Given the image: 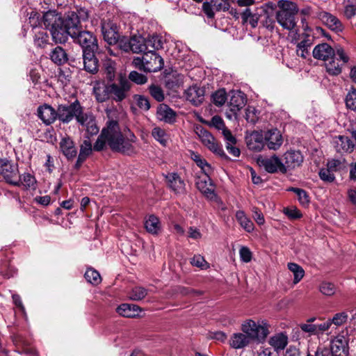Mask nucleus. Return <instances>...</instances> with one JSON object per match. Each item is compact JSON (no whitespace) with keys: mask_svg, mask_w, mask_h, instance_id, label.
I'll return each mask as SVG.
<instances>
[{"mask_svg":"<svg viewBox=\"0 0 356 356\" xmlns=\"http://www.w3.org/2000/svg\"><path fill=\"white\" fill-rule=\"evenodd\" d=\"M185 95L188 102H191L195 106H199L204 100V91L200 87L193 86L189 87L185 91Z\"/></svg>","mask_w":356,"mask_h":356,"instance_id":"393cba45","label":"nucleus"},{"mask_svg":"<svg viewBox=\"0 0 356 356\" xmlns=\"http://www.w3.org/2000/svg\"><path fill=\"white\" fill-rule=\"evenodd\" d=\"M156 116L160 121L172 124L175 121L176 113L168 105L163 104L158 107Z\"/></svg>","mask_w":356,"mask_h":356,"instance_id":"bb28decb","label":"nucleus"},{"mask_svg":"<svg viewBox=\"0 0 356 356\" xmlns=\"http://www.w3.org/2000/svg\"><path fill=\"white\" fill-rule=\"evenodd\" d=\"M147 46V52H156V50L163 48V40L162 36L155 35L145 38Z\"/></svg>","mask_w":356,"mask_h":356,"instance_id":"e433bc0d","label":"nucleus"},{"mask_svg":"<svg viewBox=\"0 0 356 356\" xmlns=\"http://www.w3.org/2000/svg\"><path fill=\"white\" fill-rule=\"evenodd\" d=\"M72 39L82 47L83 53L97 51L98 49L97 38L90 31L81 30Z\"/></svg>","mask_w":356,"mask_h":356,"instance_id":"0eeeda50","label":"nucleus"},{"mask_svg":"<svg viewBox=\"0 0 356 356\" xmlns=\"http://www.w3.org/2000/svg\"><path fill=\"white\" fill-rule=\"evenodd\" d=\"M93 94L99 102H104L110 98L108 84L96 82L93 86Z\"/></svg>","mask_w":356,"mask_h":356,"instance_id":"7c9ffc66","label":"nucleus"},{"mask_svg":"<svg viewBox=\"0 0 356 356\" xmlns=\"http://www.w3.org/2000/svg\"><path fill=\"white\" fill-rule=\"evenodd\" d=\"M60 148L63 154L68 159H72L76 155V149L74 143L70 137L63 138L60 142Z\"/></svg>","mask_w":356,"mask_h":356,"instance_id":"c85d7f7f","label":"nucleus"},{"mask_svg":"<svg viewBox=\"0 0 356 356\" xmlns=\"http://www.w3.org/2000/svg\"><path fill=\"white\" fill-rule=\"evenodd\" d=\"M245 141L249 149L260 152L265 146V136L255 131L246 136Z\"/></svg>","mask_w":356,"mask_h":356,"instance_id":"6ab92c4d","label":"nucleus"},{"mask_svg":"<svg viewBox=\"0 0 356 356\" xmlns=\"http://www.w3.org/2000/svg\"><path fill=\"white\" fill-rule=\"evenodd\" d=\"M191 264L193 266L200 268L201 269H207L208 268H209V264H208V262L200 254L195 255L191 259Z\"/></svg>","mask_w":356,"mask_h":356,"instance_id":"4d7b16f0","label":"nucleus"},{"mask_svg":"<svg viewBox=\"0 0 356 356\" xmlns=\"http://www.w3.org/2000/svg\"><path fill=\"white\" fill-rule=\"evenodd\" d=\"M102 33L104 40L109 44H115L119 40L118 26L111 21L102 22Z\"/></svg>","mask_w":356,"mask_h":356,"instance_id":"ddd939ff","label":"nucleus"},{"mask_svg":"<svg viewBox=\"0 0 356 356\" xmlns=\"http://www.w3.org/2000/svg\"><path fill=\"white\" fill-rule=\"evenodd\" d=\"M319 290L323 295L330 296L335 293L336 287L331 282H323L321 284Z\"/></svg>","mask_w":356,"mask_h":356,"instance_id":"6e6d98bb","label":"nucleus"},{"mask_svg":"<svg viewBox=\"0 0 356 356\" xmlns=\"http://www.w3.org/2000/svg\"><path fill=\"white\" fill-rule=\"evenodd\" d=\"M84 277L89 283L97 285L102 281L100 274L93 268H88L85 273Z\"/></svg>","mask_w":356,"mask_h":356,"instance_id":"a18cd8bd","label":"nucleus"},{"mask_svg":"<svg viewBox=\"0 0 356 356\" xmlns=\"http://www.w3.org/2000/svg\"><path fill=\"white\" fill-rule=\"evenodd\" d=\"M269 344L274 348V352L277 353L279 351L285 348L288 343V337L284 333H278L272 336L268 341Z\"/></svg>","mask_w":356,"mask_h":356,"instance_id":"473e14b6","label":"nucleus"},{"mask_svg":"<svg viewBox=\"0 0 356 356\" xmlns=\"http://www.w3.org/2000/svg\"><path fill=\"white\" fill-rule=\"evenodd\" d=\"M149 91L157 102H162L164 99L163 92L159 86L152 84L149 87Z\"/></svg>","mask_w":356,"mask_h":356,"instance_id":"bf43d9fd","label":"nucleus"},{"mask_svg":"<svg viewBox=\"0 0 356 356\" xmlns=\"http://www.w3.org/2000/svg\"><path fill=\"white\" fill-rule=\"evenodd\" d=\"M124 49L125 51L131 50L133 53L145 54L147 51V46L144 38L140 36H133L129 40L127 45H124Z\"/></svg>","mask_w":356,"mask_h":356,"instance_id":"b1692460","label":"nucleus"},{"mask_svg":"<svg viewBox=\"0 0 356 356\" xmlns=\"http://www.w3.org/2000/svg\"><path fill=\"white\" fill-rule=\"evenodd\" d=\"M250 341L245 333H235L230 338L229 345L233 348L240 349L247 346Z\"/></svg>","mask_w":356,"mask_h":356,"instance_id":"72a5a7b5","label":"nucleus"},{"mask_svg":"<svg viewBox=\"0 0 356 356\" xmlns=\"http://www.w3.org/2000/svg\"><path fill=\"white\" fill-rule=\"evenodd\" d=\"M133 65L145 72H156L164 66V60L156 52H147L142 57H136L132 61Z\"/></svg>","mask_w":356,"mask_h":356,"instance_id":"20e7f679","label":"nucleus"},{"mask_svg":"<svg viewBox=\"0 0 356 356\" xmlns=\"http://www.w3.org/2000/svg\"><path fill=\"white\" fill-rule=\"evenodd\" d=\"M319 177L321 180L331 183L334 181L335 177L334 172L329 168L321 169L319 171Z\"/></svg>","mask_w":356,"mask_h":356,"instance_id":"0e129e2a","label":"nucleus"},{"mask_svg":"<svg viewBox=\"0 0 356 356\" xmlns=\"http://www.w3.org/2000/svg\"><path fill=\"white\" fill-rule=\"evenodd\" d=\"M168 186L176 194L182 195L186 193V184L177 172H168L165 175Z\"/></svg>","mask_w":356,"mask_h":356,"instance_id":"4468645a","label":"nucleus"},{"mask_svg":"<svg viewBox=\"0 0 356 356\" xmlns=\"http://www.w3.org/2000/svg\"><path fill=\"white\" fill-rule=\"evenodd\" d=\"M191 158L195 162L197 166H199L205 175H210L212 172L211 165L207 161L203 159L198 153L195 152H191Z\"/></svg>","mask_w":356,"mask_h":356,"instance_id":"58836bf2","label":"nucleus"},{"mask_svg":"<svg viewBox=\"0 0 356 356\" xmlns=\"http://www.w3.org/2000/svg\"><path fill=\"white\" fill-rule=\"evenodd\" d=\"M103 67L106 74V78L109 81H112L115 77V63L111 59H105L104 60Z\"/></svg>","mask_w":356,"mask_h":356,"instance_id":"de8ad7c7","label":"nucleus"},{"mask_svg":"<svg viewBox=\"0 0 356 356\" xmlns=\"http://www.w3.org/2000/svg\"><path fill=\"white\" fill-rule=\"evenodd\" d=\"M213 102L215 105L220 106L223 105L227 100V93L225 89H220L212 95Z\"/></svg>","mask_w":356,"mask_h":356,"instance_id":"603ef678","label":"nucleus"},{"mask_svg":"<svg viewBox=\"0 0 356 356\" xmlns=\"http://www.w3.org/2000/svg\"><path fill=\"white\" fill-rule=\"evenodd\" d=\"M356 15V0H346L344 6V15L350 19Z\"/></svg>","mask_w":356,"mask_h":356,"instance_id":"3c124183","label":"nucleus"},{"mask_svg":"<svg viewBox=\"0 0 356 356\" xmlns=\"http://www.w3.org/2000/svg\"><path fill=\"white\" fill-rule=\"evenodd\" d=\"M29 21L31 26L33 28H36L40 25L42 22L43 23V20L41 22L40 15L35 11H32L30 13Z\"/></svg>","mask_w":356,"mask_h":356,"instance_id":"69168bd1","label":"nucleus"},{"mask_svg":"<svg viewBox=\"0 0 356 356\" xmlns=\"http://www.w3.org/2000/svg\"><path fill=\"white\" fill-rule=\"evenodd\" d=\"M334 144L337 152L339 153H350L354 150L355 146L353 140L345 136L336 137Z\"/></svg>","mask_w":356,"mask_h":356,"instance_id":"5701e85b","label":"nucleus"},{"mask_svg":"<svg viewBox=\"0 0 356 356\" xmlns=\"http://www.w3.org/2000/svg\"><path fill=\"white\" fill-rule=\"evenodd\" d=\"M260 165L269 173H275L280 172L286 173L285 167L283 165L282 161L275 154L269 157L265 158L259 161Z\"/></svg>","mask_w":356,"mask_h":356,"instance_id":"2eb2a0df","label":"nucleus"},{"mask_svg":"<svg viewBox=\"0 0 356 356\" xmlns=\"http://www.w3.org/2000/svg\"><path fill=\"white\" fill-rule=\"evenodd\" d=\"M18 165L12 163L7 159H0V175L3 176L6 182L10 184H18Z\"/></svg>","mask_w":356,"mask_h":356,"instance_id":"1a4fd4ad","label":"nucleus"},{"mask_svg":"<svg viewBox=\"0 0 356 356\" xmlns=\"http://www.w3.org/2000/svg\"><path fill=\"white\" fill-rule=\"evenodd\" d=\"M96 51H88L83 53L84 70L89 73L95 74L98 71L99 63L95 53Z\"/></svg>","mask_w":356,"mask_h":356,"instance_id":"a878e982","label":"nucleus"},{"mask_svg":"<svg viewBox=\"0 0 356 356\" xmlns=\"http://www.w3.org/2000/svg\"><path fill=\"white\" fill-rule=\"evenodd\" d=\"M18 184H13V186H23L26 189L33 188L34 189L35 187L36 180L34 176L31 175L30 173H24L22 175L19 176L18 175Z\"/></svg>","mask_w":356,"mask_h":356,"instance_id":"a19ab883","label":"nucleus"},{"mask_svg":"<svg viewBox=\"0 0 356 356\" xmlns=\"http://www.w3.org/2000/svg\"><path fill=\"white\" fill-rule=\"evenodd\" d=\"M235 217L237 222L245 231L248 233H251L254 231V225L253 222L248 217L243 211H237Z\"/></svg>","mask_w":356,"mask_h":356,"instance_id":"f704fd0d","label":"nucleus"},{"mask_svg":"<svg viewBox=\"0 0 356 356\" xmlns=\"http://www.w3.org/2000/svg\"><path fill=\"white\" fill-rule=\"evenodd\" d=\"M83 127H85L88 134L92 136L99 132V128L96 124L95 120L90 113H83L78 122Z\"/></svg>","mask_w":356,"mask_h":356,"instance_id":"cd10ccee","label":"nucleus"},{"mask_svg":"<svg viewBox=\"0 0 356 356\" xmlns=\"http://www.w3.org/2000/svg\"><path fill=\"white\" fill-rule=\"evenodd\" d=\"M195 131L202 143L210 151L220 156H223L225 154L221 146L209 131L202 126L196 127Z\"/></svg>","mask_w":356,"mask_h":356,"instance_id":"6e6552de","label":"nucleus"},{"mask_svg":"<svg viewBox=\"0 0 356 356\" xmlns=\"http://www.w3.org/2000/svg\"><path fill=\"white\" fill-rule=\"evenodd\" d=\"M348 318V314L346 312H342L334 314L332 318L330 319V321L332 322V324H334L337 326H341L347 321Z\"/></svg>","mask_w":356,"mask_h":356,"instance_id":"680f3d73","label":"nucleus"},{"mask_svg":"<svg viewBox=\"0 0 356 356\" xmlns=\"http://www.w3.org/2000/svg\"><path fill=\"white\" fill-rule=\"evenodd\" d=\"M38 116L46 125L54 123L58 119L57 109L48 104H43L38 108Z\"/></svg>","mask_w":356,"mask_h":356,"instance_id":"a211bd4d","label":"nucleus"},{"mask_svg":"<svg viewBox=\"0 0 356 356\" xmlns=\"http://www.w3.org/2000/svg\"><path fill=\"white\" fill-rule=\"evenodd\" d=\"M130 88L129 81L121 77L118 83L108 84L110 97L115 102H121L127 97Z\"/></svg>","mask_w":356,"mask_h":356,"instance_id":"9b49d317","label":"nucleus"},{"mask_svg":"<svg viewBox=\"0 0 356 356\" xmlns=\"http://www.w3.org/2000/svg\"><path fill=\"white\" fill-rule=\"evenodd\" d=\"M346 105L348 108L356 111V89L349 91L346 97Z\"/></svg>","mask_w":356,"mask_h":356,"instance_id":"5fc2aeb1","label":"nucleus"},{"mask_svg":"<svg viewBox=\"0 0 356 356\" xmlns=\"http://www.w3.org/2000/svg\"><path fill=\"white\" fill-rule=\"evenodd\" d=\"M287 266L290 271H291L293 274V283H298L305 275L304 269L300 265L296 263H289Z\"/></svg>","mask_w":356,"mask_h":356,"instance_id":"c03bdc74","label":"nucleus"},{"mask_svg":"<svg viewBox=\"0 0 356 356\" xmlns=\"http://www.w3.org/2000/svg\"><path fill=\"white\" fill-rule=\"evenodd\" d=\"M152 136L161 145L165 147L168 145L169 135L168 134L165 129H163L158 127H154L152 129Z\"/></svg>","mask_w":356,"mask_h":356,"instance_id":"79ce46f5","label":"nucleus"},{"mask_svg":"<svg viewBox=\"0 0 356 356\" xmlns=\"http://www.w3.org/2000/svg\"><path fill=\"white\" fill-rule=\"evenodd\" d=\"M145 227L147 232L153 235H157L161 229L159 219L154 215H150L145 220Z\"/></svg>","mask_w":356,"mask_h":356,"instance_id":"c9c22d12","label":"nucleus"},{"mask_svg":"<svg viewBox=\"0 0 356 356\" xmlns=\"http://www.w3.org/2000/svg\"><path fill=\"white\" fill-rule=\"evenodd\" d=\"M316 16L331 30L337 32L342 31L343 26L341 21L332 14L321 11L317 13Z\"/></svg>","mask_w":356,"mask_h":356,"instance_id":"412c9836","label":"nucleus"},{"mask_svg":"<svg viewBox=\"0 0 356 356\" xmlns=\"http://www.w3.org/2000/svg\"><path fill=\"white\" fill-rule=\"evenodd\" d=\"M266 10L263 6L245 8L241 13V17L243 24H249L252 28H256L262 13Z\"/></svg>","mask_w":356,"mask_h":356,"instance_id":"f8f14e48","label":"nucleus"},{"mask_svg":"<svg viewBox=\"0 0 356 356\" xmlns=\"http://www.w3.org/2000/svg\"><path fill=\"white\" fill-rule=\"evenodd\" d=\"M327 167L330 168L333 172L339 171L346 168V161L343 159H332L328 161Z\"/></svg>","mask_w":356,"mask_h":356,"instance_id":"864d4df0","label":"nucleus"},{"mask_svg":"<svg viewBox=\"0 0 356 356\" xmlns=\"http://www.w3.org/2000/svg\"><path fill=\"white\" fill-rule=\"evenodd\" d=\"M241 330L250 340L258 342L264 341L269 334L268 325L264 321L256 322L248 319L242 323Z\"/></svg>","mask_w":356,"mask_h":356,"instance_id":"39448f33","label":"nucleus"},{"mask_svg":"<svg viewBox=\"0 0 356 356\" xmlns=\"http://www.w3.org/2000/svg\"><path fill=\"white\" fill-rule=\"evenodd\" d=\"M136 105L142 110L147 111L150 108V104L147 97L143 95H136L134 97Z\"/></svg>","mask_w":356,"mask_h":356,"instance_id":"e2e57ef3","label":"nucleus"},{"mask_svg":"<svg viewBox=\"0 0 356 356\" xmlns=\"http://www.w3.org/2000/svg\"><path fill=\"white\" fill-rule=\"evenodd\" d=\"M58 119L64 124L71 122L74 118L79 122L83 114V107L78 100L70 104H59L57 108Z\"/></svg>","mask_w":356,"mask_h":356,"instance_id":"423d86ee","label":"nucleus"},{"mask_svg":"<svg viewBox=\"0 0 356 356\" xmlns=\"http://www.w3.org/2000/svg\"><path fill=\"white\" fill-rule=\"evenodd\" d=\"M129 79L130 81L138 85L145 84L147 81V78L146 76L140 74L136 71L131 72L129 74Z\"/></svg>","mask_w":356,"mask_h":356,"instance_id":"052dcab7","label":"nucleus"},{"mask_svg":"<svg viewBox=\"0 0 356 356\" xmlns=\"http://www.w3.org/2000/svg\"><path fill=\"white\" fill-rule=\"evenodd\" d=\"M239 255L241 259L245 263L250 262L252 259V252L250 250L245 246H243L239 250Z\"/></svg>","mask_w":356,"mask_h":356,"instance_id":"774afa93","label":"nucleus"},{"mask_svg":"<svg viewBox=\"0 0 356 356\" xmlns=\"http://www.w3.org/2000/svg\"><path fill=\"white\" fill-rule=\"evenodd\" d=\"M335 56L334 50L327 43L316 45L313 50V56L318 60L327 62Z\"/></svg>","mask_w":356,"mask_h":356,"instance_id":"4be33fe9","label":"nucleus"},{"mask_svg":"<svg viewBox=\"0 0 356 356\" xmlns=\"http://www.w3.org/2000/svg\"><path fill=\"white\" fill-rule=\"evenodd\" d=\"M183 76L179 74H172L166 78V86L168 88L172 89L179 87L183 83Z\"/></svg>","mask_w":356,"mask_h":356,"instance_id":"49530a36","label":"nucleus"},{"mask_svg":"<svg viewBox=\"0 0 356 356\" xmlns=\"http://www.w3.org/2000/svg\"><path fill=\"white\" fill-rule=\"evenodd\" d=\"M50 58L54 63L60 65L67 62V55L62 47L57 46L51 51Z\"/></svg>","mask_w":356,"mask_h":356,"instance_id":"4c0bfd02","label":"nucleus"},{"mask_svg":"<svg viewBox=\"0 0 356 356\" xmlns=\"http://www.w3.org/2000/svg\"><path fill=\"white\" fill-rule=\"evenodd\" d=\"M246 104V96L241 91H232L230 99L228 103L229 111L226 112V116L229 120L236 117L237 113L242 109Z\"/></svg>","mask_w":356,"mask_h":356,"instance_id":"9d476101","label":"nucleus"},{"mask_svg":"<svg viewBox=\"0 0 356 356\" xmlns=\"http://www.w3.org/2000/svg\"><path fill=\"white\" fill-rule=\"evenodd\" d=\"M196 186L207 197H212L214 195V190L209 175H205L204 177H200L196 181Z\"/></svg>","mask_w":356,"mask_h":356,"instance_id":"c756f323","label":"nucleus"},{"mask_svg":"<svg viewBox=\"0 0 356 356\" xmlns=\"http://www.w3.org/2000/svg\"><path fill=\"white\" fill-rule=\"evenodd\" d=\"M265 145L269 149L277 150L283 143V138L279 130L273 129L265 133Z\"/></svg>","mask_w":356,"mask_h":356,"instance_id":"aec40b11","label":"nucleus"},{"mask_svg":"<svg viewBox=\"0 0 356 356\" xmlns=\"http://www.w3.org/2000/svg\"><path fill=\"white\" fill-rule=\"evenodd\" d=\"M303 156L300 151L289 150L283 155L284 163L286 172L288 170L294 169L301 165L303 162Z\"/></svg>","mask_w":356,"mask_h":356,"instance_id":"f3484780","label":"nucleus"},{"mask_svg":"<svg viewBox=\"0 0 356 356\" xmlns=\"http://www.w3.org/2000/svg\"><path fill=\"white\" fill-rule=\"evenodd\" d=\"M43 24L48 29L53 40L58 43L65 42L67 36L72 38L81 30L74 11L69 12L65 17L55 10H49L43 15Z\"/></svg>","mask_w":356,"mask_h":356,"instance_id":"f03ea898","label":"nucleus"},{"mask_svg":"<svg viewBox=\"0 0 356 356\" xmlns=\"http://www.w3.org/2000/svg\"><path fill=\"white\" fill-rule=\"evenodd\" d=\"M49 36L46 32L39 31L35 33L34 38L35 45L38 47H43L47 43Z\"/></svg>","mask_w":356,"mask_h":356,"instance_id":"13d9d810","label":"nucleus"},{"mask_svg":"<svg viewBox=\"0 0 356 356\" xmlns=\"http://www.w3.org/2000/svg\"><path fill=\"white\" fill-rule=\"evenodd\" d=\"M334 356H348V339L343 334L337 336L331 342V348Z\"/></svg>","mask_w":356,"mask_h":356,"instance_id":"dca6fc26","label":"nucleus"},{"mask_svg":"<svg viewBox=\"0 0 356 356\" xmlns=\"http://www.w3.org/2000/svg\"><path fill=\"white\" fill-rule=\"evenodd\" d=\"M147 294L146 289L142 286H135L129 293V297L133 300H140L143 299Z\"/></svg>","mask_w":356,"mask_h":356,"instance_id":"8fccbe9b","label":"nucleus"},{"mask_svg":"<svg viewBox=\"0 0 356 356\" xmlns=\"http://www.w3.org/2000/svg\"><path fill=\"white\" fill-rule=\"evenodd\" d=\"M312 44V41L309 37L301 40L297 44L296 54L298 56L305 58L309 54V48Z\"/></svg>","mask_w":356,"mask_h":356,"instance_id":"ea45409f","label":"nucleus"},{"mask_svg":"<svg viewBox=\"0 0 356 356\" xmlns=\"http://www.w3.org/2000/svg\"><path fill=\"white\" fill-rule=\"evenodd\" d=\"M136 140V136L131 132L124 136L120 131L118 122L110 120L98 136L93 149L99 152L108 147L114 152L131 155L136 153L134 143Z\"/></svg>","mask_w":356,"mask_h":356,"instance_id":"f257e3e1","label":"nucleus"},{"mask_svg":"<svg viewBox=\"0 0 356 356\" xmlns=\"http://www.w3.org/2000/svg\"><path fill=\"white\" fill-rule=\"evenodd\" d=\"M280 10L276 13L278 24L284 29L293 31L296 26V15L298 12L297 5L291 1L281 0L278 1Z\"/></svg>","mask_w":356,"mask_h":356,"instance_id":"7ed1b4c3","label":"nucleus"},{"mask_svg":"<svg viewBox=\"0 0 356 356\" xmlns=\"http://www.w3.org/2000/svg\"><path fill=\"white\" fill-rule=\"evenodd\" d=\"M116 311L120 316L134 318L139 315L140 308L136 305L124 303L118 307Z\"/></svg>","mask_w":356,"mask_h":356,"instance_id":"2f4dec72","label":"nucleus"},{"mask_svg":"<svg viewBox=\"0 0 356 356\" xmlns=\"http://www.w3.org/2000/svg\"><path fill=\"white\" fill-rule=\"evenodd\" d=\"M283 212L290 219H298L302 216V214L300 212V211L296 207L284 208Z\"/></svg>","mask_w":356,"mask_h":356,"instance_id":"338daca9","label":"nucleus"},{"mask_svg":"<svg viewBox=\"0 0 356 356\" xmlns=\"http://www.w3.org/2000/svg\"><path fill=\"white\" fill-rule=\"evenodd\" d=\"M325 67L331 75H338L341 72V64L339 63L338 59L334 56L325 62Z\"/></svg>","mask_w":356,"mask_h":356,"instance_id":"37998d69","label":"nucleus"},{"mask_svg":"<svg viewBox=\"0 0 356 356\" xmlns=\"http://www.w3.org/2000/svg\"><path fill=\"white\" fill-rule=\"evenodd\" d=\"M289 191H293L296 194L298 201L302 206L307 207L309 204V197L305 190L298 188H291Z\"/></svg>","mask_w":356,"mask_h":356,"instance_id":"09e8293b","label":"nucleus"}]
</instances>
